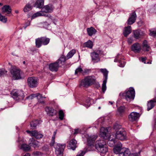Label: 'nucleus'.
I'll return each instance as SVG.
<instances>
[{
	"label": "nucleus",
	"instance_id": "24",
	"mask_svg": "<svg viewBox=\"0 0 156 156\" xmlns=\"http://www.w3.org/2000/svg\"><path fill=\"white\" fill-rule=\"evenodd\" d=\"M2 13L6 12L9 14L11 13L12 9L10 6L8 5H4L2 8Z\"/></svg>",
	"mask_w": 156,
	"mask_h": 156
},
{
	"label": "nucleus",
	"instance_id": "4",
	"mask_svg": "<svg viewBox=\"0 0 156 156\" xmlns=\"http://www.w3.org/2000/svg\"><path fill=\"white\" fill-rule=\"evenodd\" d=\"M119 96L125 97V99L127 101L130 102L131 100L134 99L135 96L134 90L133 88H130L129 90L126 91L125 93H120Z\"/></svg>",
	"mask_w": 156,
	"mask_h": 156
},
{
	"label": "nucleus",
	"instance_id": "8",
	"mask_svg": "<svg viewBox=\"0 0 156 156\" xmlns=\"http://www.w3.org/2000/svg\"><path fill=\"white\" fill-rule=\"evenodd\" d=\"M10 72L14 80H19L22 78L21 75V73L19 69L12 68L10 69Z\"/></svg>",
	"mask_w": 156,
	"mask_h": 156
},
{
	"label": "nucleus",
	"instance_id": "35",
	"mask_svg": "<svg viewBox=\"0 0 156 156\" xmlns=\"http://www.w3.org/2000/svg\"><path fill=\"white\" fill-rule=\"evenodd\" d=\"M114 62H118L119 64V66L121 67H123L124 66L125 62L122 60H120L119 58H118V57H117L114 60Z\"/></svg>",
	"mask_w": 156,
	"mask_h": 156
},
{
	"label": "nucleus",
	"instance_id": "46",
	"mask_svg": "<svg viewBox=\"0 0 156 156\" xmlns=\"http://www.w3.org/2000/svg\"><path fill=\"white\" fill-rule=\"evenodd\" d=\"M38 94V93L31 94L30 95L28 96L27 98L28 99L31 100L35 98H37Z\"/></svg>",
	"mask_w": 156,
	"mask_h": 156
},
{
	"label": "nucleus",
	"instance_id": "36",
	"mask_svg": "<svg viewBox=\"0 0 156 156\" xmlns=\"http://www.w3.org/2000/svg\"><path fill=\"white\" fill-rule=\"evenodd\" d=\"M30 148L31 147L29 144L27 145L25 144H23L21 146V149L24 151H28Z\"/></svg>",
	"mask_w": 156,
	"mask_h": 156
},
{
	"label": "nucleus",
	"instance_id": "58",
	"mask_svg": "<svg viewBox=\"0 0 156 156\" xmlns=\"http://www.w3.org/2000/svg\"><path fill=\"white\" fill-rule=\"evenodd\" d=\"M15 12L16 14H18L19 13V11L17 10H16L15 11Z\"/></svg>",
	"mask_w": 156,
	"mask_h": 156
},
{
	"label": "nucleus",
	"instance_id": "6",
	"mask_svg": "<svg viewBox=\"0 0 156 156\" xmlns=\"http://www.w3.org/2000/svg\"><path fill=\"white\" fill-rule=\"evenodd\" d=\"M50 41V39L45 37H42L37 38L35 40L36 46L38 48H40L42 45H46Z\"/></svg>",
	"mask_w": 156,
	"mask_h": 156
},
{
	"label": "nucleus",
	"instance_id": "34",
	"mask_svg": "<svg viewBox=\"0 0 156 156\" xmlns=\"http://www.w3.org/2000/svg\"><path fill=\"white\" fill-rule=\"evenodd\" d=\"M92 99L90 98H88L83 104V105L87 108L90 106L91 104V102Z\"/></svg>",
	"mask_w": 156,
	"mask_h": 156
},
{
	"label": "nucleus",
	"instance_id": "51",
	"mask_svg": "<svg viewBox=\"0 0 156 156\" xmlns=\"http://www.w3.org/2000/svg\"><path fill=\"white\" fill-rule=\"evenodd\" d=\"M33 154L34 156H39L41 154V153L39 151H36L35 152H34L33 153Z\"/></svg>",
	"mask_w": 156,
	"mask_h": 156
},
{
	"label": "nucleus",
	"instance_id": "17",
	"mask_svg": "<svg viewBox=\"0 0 156 156\" xmlns=\"http://www.w3.org/2000/svg\"><path fill=\"white\" fill-rule=\"evenodd\" d=\"M140 116L139 113L136 112H131L129 116V119L131 121H136Z\"/></svg>",
	"mask_w": 156,
	"mask_h": 156
},
{
	"label": "nucleus",
	"instance_id": "25",
	"mask_svg": "<svg viewBox=\"0 0 156 156\" xmlns=\"http://www.w3.org/2000/svg\"><path fill=\"white\" fill-rule=\"evenodd\" d=\"M31 136H34L36 139H38L41 138L43 136V135L36 130H33L32 131Z\"/></svg>",
	"mask_w": 156,
	"mask_h": 156
},
{
	"label": "nucleus",
	"instance_id": "16",
	"mask_svg": "<svg viewBox=\"0 0 156 156\" xmlns=\"http://www.w3.org/2000/svg\"><path fill=\"white\" fill-rule=\"evenodd\" d=\"M59 65L57 62L50 64L49 67L50 70L52 72H56L58 71Z\"/></svg>",
	"mask_w": 156,
	"mask_h": 156
},
{
	"label": "nucleus",
	"instance_id": "59",
	"mask_svg": "<svg viewBox=\"0 0 156 156\" xmlns=\"http://www.w3.org/2000/svg\"><path fill=\"white\" fill-rule=\"evenodd\" d=\"M109 103H110L111 105H112L113 104V102L112 101H109Z\"/></svg>",
	"mask_w": 156,
	"mask_h": 156
},
{
	"label": "nucleus",
	"instance_id": "27",
	"mask_svg": "<svg viewBox=\"0 0 156 156\" xmlns=\"http://www.w3.org/2000/svg\"><path fill=\"white\" fill-rule=\"evenodd\" d=\"M131 26H128L124 28L123 33L124 36L126 37L131 32Z\"/></svg>",
	"mask_w": 156,
	"mask_h": 156
},
{
	"label": "nucleus",
	"instance_id": "53",
	"mask_svg": "<svg viewBox=\"0 0 156 156\" xmlns=\"http://www.w3.org/2000/svg\"><path fill=\"white\" fill-rule=\"evenodd\" d=\"M106 140H108L109 141L108 142V143L109 146L110 147H112L115 144H114L113 145H112V142H111V140H110L108 138Z\"/></svg>",
	"mask_w": 156,
	"mask_h": 156
},
{
	"label": "nucleus",
	"instance_id": "40",
	"mask_svg": "<svg viewBox=\"0 0 156 156\" xmlns=\"http://www.w3.org/2000/svg\"><path fill=\"white\" fill-rule=\"evenodd\" d=\"M76 53V51L74 49H73L69 51L66 55V58L69 59L71 58Z\"/></svg>",
	"mask_w": 156,
	"mask_h": 156
},
{
	"label": "nucleus",
	"instance_id": "49",
	"mask_svg": "<svg viewBox=\"0 0 156 156\" xmlns=\"http://www.w3.org/2000/svg\"><path fill=\"white\" fill-rule=\"evenodd\" d=\"M85 153V152L83 151H80L78 153L76 156H83Z\"/></svg>",
	"mask_w": 156,
	"mask_h": 156
},
{
	"label": "nucleus",
	"instance_id": "14",
	"mask_svg": "<svg viewBox=\"0 0 156 156\" xmlns=\"http://www.w3.org/2000/svg\"><path fill=\"white\" fill-rule=\"evenodd\" d=\"M131 50L135 53H138L141 49L140 44L138 43H136L133 44L131 47Z\"/></svg>",
	"mask_w": 156,
	"mask_h": 156
},
{
	"label": "nucleus",
	"instance_id": "22",
	"mask_svg": "<svg viewBox=\"0 0 156 156\" xmlns=\"http://www.w3.org/2000/svg\"><path fill=\"white\" fill-rule=\"evenodd\" d=\"M155 103H156V97L148 102L147 110L149 111L152 109L154 107Z\"/></svg>",
	"mask_w": 156,
	"mask_h": 156
},
{
	"label": "nucleus",
	"instance_id": "64",
	"mask_svg": "<svg viewBox=\"0 0 156 156\" xmlns=\"http://www.w3.org/2000/svg\"><path fill=\"white\" fill-rule=\"evenodd\" d=\"M101 119H99L98 120V122H101Z\"/></svg>",
	"mask_w": 156,
	"mask_h": 156
},
{
	"label": "nucleus",
	"instance_id": "47",
	"mask_svg": "<svg viewBox=\"0 0 156 156\" xmlns=\"http://www.w3.org/2000/svg\"><path fill=\"white\" fill-rule=\"evenodd\" d=\"M149 35L151 36H153L154 37L156 38V31H150Z\"/></svg>",
	"mask_w": 156,
	"mask_h": 156
},
{
	"label": "nucleus",
	"instance_id": "31",
	"mask_svg": "<svg viewBox=\"0 0 156 156\" xmlns=\"http://www.w3.org/2000/svg\"><path fill=\"white\" fill-rule=\"evenodd\" d=\"M87 31L89 35L90 36L95 34L97 32L96 30L92 27L87 28Z\"/></svg>",
	"mask_w": 156,
	"mask_h": 156
},
{
	"label": "nucleus",
	"instance_id": "12",
	"mask_svg": "<svg viewBox=\"0 0 156 156\" xmlns=\"http://www.w3.org/2000/svg\"><path fill=\"white\" fill-rule=\"evenodd\" d=\"M100 136L104 139L106 140L108 138L109 139L110 136L107 128L101 127L100 129Z\"/></svg>",
	"mask_w": 156,
	"mask_h": 156
},
{
	"label": "nucleus",
	"instance_id": "48",
	"mask_svg": "<svg viewBox=\"0 0 156 156\" xmlns=\"http://www.w3.org/2000/svg\"><path fill=\"white\" fill-rule=\"evenodd\" d=\"M7 71L4 69H0V76L6 73Z\"/></svg>",
	"mask_w": 156,
	"mask_h": 156
},
{
	"label": "nucleus",
	"instance_id": "28",
	"mask_svg": "<svg viewBox=\"0 0 156 156\" xmlns=\"http://www.w3.org/2000/svg\"><path fill=\"white\" fill-rule=\"evenodd\" d=\"M29 144L30 146H32L34 148L38 147L39 142L37 141L34 140L33 138L30 139L29 140Z\"/></svg>",
	"mask_w": 156,
	"mask_h": 156
},
{
	"label": "nucleus",
	"instance_id": "62",
	"mask_svg": "<svg viewBox=\"0 0 156 156\" xmlns=\"http://www.w3.org/2000/svg\"><path fill=\"white\" fill-rule=\"evenodd\" d=\"M155 125H156V119H155Z\"/></svg>",
	"mask_w": 156,
	"mask_h": 156
},
{
	"label": "nucleus",
	"instance_id": "1",
	"mask_svg": "<svg viewBox=\"0 0 156 156\" xmlns=\"http://www.w3.org/2000/svg\"><path fill=\"white\" fill-rule=\"evenodd\" d=\"M120 127L118 124H115L113 128L116 131V133L110 135L109 138V140L112 142V145L115 144V138L121 140H125L126 138V131L123 129H120Z\"/></svg>",
	"mask_w": 156,
	"mask_h": 156
},
{
	"label": "nucleus",
	"instance_id": "55",
	"mask_svg": "<svg viewBox=\"0 0 156 156\" xmlns=\"http://www.w3.org/2000/svg\"><path fill=\"white\" fill-rule=\"evenodd\" d=\"M146 59V58H142L141 59V61L142 62H144V63H146L145 61Z\"/></svg>",
	"mask_w": 156,
	"mask_h": 156
},
{
	"label": "nucleus",
	"instance_id": "38",
	"mask_svg": "<svg viewBox=\"0 0 156 156\" xmlns=\"http://www.w3.org/2000/svg\"><path fill=\"white\" fill-rule=\"evenodd\" d=\"M37 98L38 99V102L42 104H44V102L43 100V98H45L46 97H43L41 95L38 93Z\"/></svg>",
	"mask_w": 156,
	"mask_h": 156
},
{
	"label": "nucleus",
	"instance_id": "54",
	"mask_svg": "<svg viewBox=\"0 0 156 156\" xmlns=\"http://www.w3.org/2000/svg\"><path fill=\"white\" fill-rule=\"evenodd\" d=\"M79 133V129H76L74 130V132L73 133V134L75 135L77 134L78 133Z\"/></svg>",
	"mask_w": 156,
	"mask_h": 156
},
{
	"label": "nucleus",
	"instance_id": "56",
	"mask_svg": "<svg viewBox=\"0 0 156 156\" xmlns=\"http://www.w3.org/2000/svg\"><path fill=\"white\" fill-rule=\"evenodd\" d=\"M26 132L29 133L30 134V135L31 136V134H32V131H30L29 130H27Z\"/></svg>",
	"mask_w": 156,
	"mask_h": 156
},
{
	"label": "nucleus",
	"instance_id": "44",
	"mask_svg": "<svg viewBox=\"0 0 156 156\" xmlns=\"http://www.w3.org/2000/svg\"><path fill=\"white\" fill-rule=\"evenodd\" d=\"M0 21L4 23H6L7 21V18L5 16L0 14Z\"/></svg>",
	"mask_w": 156,
	"mask_h": 156
},
{
	"label": "nucleus",
	"instance_id": "32",
	"mask_svg": "<svg viewBox=\"0 0 156 156\" xmlns=\"http://www.w3.org/2000/svg\"><path fill=\"white\" fill-rule=\"evenodd\" d=\"M133 34L134 37L136 39L140 38L142 36V32L139 30H134Z\"/></svg>",
	"mask_w": 156,
	"mask_h": 156
},
{
	"label": "nucleus",
	"instance_id": "3",
	"mask_svg": "<svg viewBox=\"0 0 156 156\" xmlns=\"http://www.w3.org/2000/svg\"><path fill=\"white\" fill-rule=\"evenodd\" d=\"M96 79L93 76H89L85 77L81 82L80 85L87 88L95 83Z\"/></svg>",
	"mask_w": 156,
	"mask_h": 156
},
{
	"label": "nucleus",
	"instance_id": "37",
	"mask_svg": "<svg viewBox=\"0 0 156 156\" xmlns=\"http://www.w3.org/2000/svg\"><path fill=\"white\" fill-rule=\"evenodd\" d=\"M84 45L85 47L91 49L92 48L93 44L92 41L89 40L87 41L84 43Z\"/></svg>",
	"mask_w": 156,
	"mask_h": 156
},
{
	"label": "nucleus",
	"instance_id": "50",
	"mask_svg": "<svg viewBox=\"0 0 156 156\" xmlns=\"http://www.w3.org/2000/svg\"><path fill=\"white\" fill-rule=\"evenodd\" d=\"M90 71V70L89 69H85L84 70H83L82 73V74L84 75L87 73H89Z\"/></svg>",
	"mask_w": 156,
	"mask_h": 156
},
{
	"label": "nucleus",
	"instance_id": "60",
	"mask_svg": "<svg viewBox=\"0 0 156 156\" xmlns=\"http://www.w3.org/2000/svg\"><path fill=\"white\" fill-rule=\"evenodd\" d=\"M3 4L2 3L0 2V7L2 6Z\"/></svg>",
	"mask_w": 156,
	"mask_h": 156
},
{
	"label": "nucleus",
	"instance_id": "7",
	"mask_svg": "<svg viewBox=\"0 0 156 156\" xmlns=\"http://www.w3.org/2000/svg\"><path fill=\"white\" fill-rule=\"evenodd\" d=\"M66 144H55L54 147L55 149V153L57 156H62Z\"/></svg>",
	"mask_w": 156,
	"mask_h": 156
},
{
	"label": "nucleus",
	"instance_id": "30",
	"mask_svg": "<svg viewBox=\"0 0 156 156\" xmlns=\"http://www.w3.org/2000/svg\"><path fill=\"white\" fill-rule=\"evenodd\" d=\"M142 47L144 51H149L150 49V47L147 41L146 40H144L143 43Z\"/></svg>",
	"mask_w": 156,
	"mask_h": 156
},
{
	"label": "nucleus",
	"instance_id": "45",
	"mask_svg": "<svg viewBox=\"0 0 156 156\" xmlns=\"http://www.w3.org/2000/svg\"><path fill=\"white\" fill-rule=\"evenodd\" d=\"M58 114L59 119L62 120L63 119L64 116V113L63 111L62 110H59Z\"/></svg>",
	"mask_w": 156,
	"mask_h": 156
},
{
	"label": "nucleus",
	"instance_id": "43",
	"mask_svg": "<svg viewBox=\"0 0 156 156\" xmlns=\"http://www.w3.org/2000/svg\"><path fill=\"white\" fill-rule=\"evenodd\" d=\"M83 71V70L81 67V66H80L75 70V75H78L80 73H81L82 74Z\"/></svg>",
	"mask_w": 156,
	"mask_h": 156
},
{
	"label": "nucleus",
	"instance_id": "11",
	"mask_svg": "<svg viewBox=\"0 0 156 156\" xmlns=\"http://www.w3.org/2000/svg\"><path fill=\"white\" fill-rule=\"evenodd\" d=\"M101 71L103 73L105 79L103 81L102 87V90L103 92L104 93L106 90V84L108 79V72L106 69H100Z\"/></svg>",
	"mask_w": 156,
	"mask_h": 156
},
{
	"label": "nucleus",
	"instance_id": "15",
	"mask_svg": "<svg viewBox=\"0 0 156 156\" xmlns=\"http://www.w3.org/2000/svg\"><path fill=\"white\" fill-rule=\"evenodd\" d=\"M136 14L134 12L131 14L129 18L127 21V24L130 25L134 23L136 20Z\"/></svg>",
	"mask_w": 156,
	"mask_h": 156
},
{
	"label": "nucleus",
	"instance_id": "41",
	"mask_svg": "<svg viewBox=\"0 0 156 156\" xmlns=\"http://www.w3.org/2000/svg\"><path fill=\"white\" fill-rule=\"evenodd\" d=\"M56 131L57 130H55L54 132V133L53 134V135L52 137V139L51 141V143H50V145L51 146H53L54 145V144L55 143V136L56 134Z\"/></svg>",
	"mask_w": 156,
	"mask_h": 156
},
{
	"label": "nucleus",
	"instance_id": "13",
	"mask_svg": "<svg viewBox=\"0 0 156 156\" xmlns=\"http://www.w3.org/2000/svg\"><path fill=\"white\" fill-rule=\"evenodd\" d=\"M122 151L120 153L119 156H138V153L130 154L129 150L128 148H122Z\"/></svg>",
	"mask_w": 156,
	"mask_h": 156
},
{
	"label": "nucleus",
	"instance_id": "26",
	"mask_svg": "<svg viewBox=\"0 0 156 156\" xmlns=\"http://www.w3.org/2000/svg\"><path fill=\"white\" fill-rule=\"evenodd\" d=\"M44 0H37L34 4V7L37 8H42L44 5Z\"/></svg>",
	"mask_w": 156,
	"mask_h": 156
},
{
	"label": "nucleus",
	"instance_id": "61",
	"mask_svg": "<svg viewBox=\"0 0 156 156\" xmlns=\"http://www.w3.org/2000/svg\"><path fill=\"white\" fill-rule=\"evenodd\" d=\"M147 64H151V62H148L147 63Z\"/></svg>",
	"mask_w": 156,
	"mask_h": 156
},
{
	"label": "nucleus",
	"instance_id": "63",
	"mask_svg": "<svg viewBox=\"0 0 156 156\" xmlns=\"http://www.w3.org/2000/svg\"><path fill=\"white\" fill-rule=\"evenodd\" d=\"M23 64H25V61H24L23 62Z\"/></svg>",
	"mask_w": 156,
	"mask_h": 156
},
{
	"label": "nucleus",
	"instance_id": "29",
	"mask_svg": "<svg viewBox=\"0 0 156 156\" xmlns=\"http://www.w3.org/2000/svg\"><path fill=\"white\" fill-rule=\"evenodd\" d=\"M48 16V15L45 14L42 11V9L41 11L38 12L34 13L32 16V18L33 19L34 18L39 16Z\"/></svg>",
	"mask_w": 156,
	"mask_h": 156
},
{
	"label": "nucleus",
	"instance_id": "21",
	"mask_svg": "<svg viewBox=\"0 0 156 156\" xmlns=\"http://www.w3.org/2000/svg\"><path fill=\"white\" fill-rule=\"evenodd\" d=\"M45 111L48 114L51 116L55 115L57 112L52 108L47 107L45 108Z\"/></svg>",
	"mask_w": 156,
	"mask_h": 156
},
{
	"label": "nucleus",
	"instance_id": "20",
	"mask_svg": "<svg viewBox=\"0 0 156 156\" xmlns=\"http://www.w3.org/2000/svg\"><path fill=\"white\" fill-rule=\"evenodd\" d=\"M122 144L120 143H118L113 149V151L114 153L116 154H119L120 155V153H121L122 151Z\"/></svg>",
	"mask_w": 156,
	"mask_h": 156
},
{
	"label": "nucleus",
	"instance_id": "5",
	"mask_svg": "<svg viewBox=\"0 0 156 156\" xmlns=\"http://www.w3.org/2000/svg\"><path fill=\"white\" fill-rule=\"evenodd\" d=\"M11 94L13 99L16 101L23 100L24 97V92L21 90L14 89L12 91Z\"/></svg>",
	"mask_w": 156,
	"mask_h": 156
},
{
	"label": "nucleus",
	"instance_id": "52",
	"mask_svg": "<svg viewBox=\"0 0 156 156\" xmlns=\"http://www.w3.org/2000/svg\"><path fill=\"white\" fill-rule=\"evenodd\" d=\"M124 110V107H120L118 108V110L120 112H122Z\"/></svg>",
	"mask_w": 156,
	"mask_h": 156
},
{
	"label": "nucleus",
	"instance_id": "33",
	"mask_svg": "<svg viewBox=\"0 0 156 156\" xmlns=\"http://www.w3.org/2000/svg\"><path fill=\"white\" fill-rule=\"evenodd\" d=\"M67 59H68L64 55H62L57 62L59 65L60 64L63 65Z\"/></svg>",
	"mask_w": 156,
	"mask_h": 156
},
{
	"label": "nucleus",
	"instance_id": "2",
	"mask_svg": "<svg viewBox=\"0 0 156 156\" xmlns=\"http://www.w3.org/2000/svg\"><path fill=\"white\" fill-rule=\"evenodd\" d=\"M95 147L97 151L101 153H105L108 150L106 142L103 140H97L95 143Z\"/></svg>",
	"mask_w": 156,
	"mask_h": 156
},
{
	"label": "nucleus",
	"instance_id": "57",
	"mask_svg": "<svg viewBox=\"0 0 156 156\" xmlns=\"http://www.w3.org/2000/svg\"><path fill=\"white\" fill-rule=\"evenodd\" d=\"M30 155L29 153H26L23 156H30Z\"/></svg>",
	"mask_w": 156,
	"mask_h": 156
},
{
	"label": "nucleus",
	"instance_id": "18",
	"mask_svg": "<svg viewBox=\"0 0 156 156\" xmlns=\"http://www.w3.org/2000/svg\"><path fill=\"white\" fill-rule=\"evenodd\" d=\"M42 11L45 14L46 13L51 12L53 10L52 6L51 5H48L44 6L41 9Z\"/></svg>",
	"mask_w": 156,
	"mask_h": 156
},
{
	"label": "nucleus",
	"instance_id": "39",
	"mask_svg": "<svg viewBox=\"0 0 156 156\" xmlns=\"http://www.w3.org/2000/svg\"><path fill=\"white\" fill-rule=\"evenodd\" d=\"M38 123V121L37 120H36L31 122L30 123V125L31 128L32 129H35Z\"/></svg>",
	"mask_w": 156,
	"mask_h": 156
},
{
	"label": "nucleus",
	"instance_id": "42",
	"mask_svg": "<svg viewBox=\"0 0 156 156\" xmlns=\"http://www.w3.org/2000/svg\"><path fill=\"white\" fill-rule=\"evenodd\" d=\"M32 9V6L29 4H27L25 6L23 11L25 12H27L31 10Z\"/></svg>",
	"mask_w": 156,
	"mask_h": 156
},
{
	"label": "nucleus",
	"instance_id": "23",
	"mask_svg": "<svg viewBox=\"0 0 156 156\" xmlns=\"http://www.w3.org/2000/svg\"><path fill=\"white\" fill-rule=\"evenodd\" d=\"M97 137V136L95 135L89 136L87 138V143L88 145L90 146L93 145Z\"/></svg>",
	"mask_w": 156,
	"mask_h": 156
},
{
	"label": "nucleus",
	"instance_id": "19",
	"mask_svg": "<svg viewBox=\"0 0 156 156\" xmlns=\"http://www.w3.org/2000/svg\"><path fill=\"white\" fill-rule=\"evenodd\" d=\"M77 142L76 140L74 139L71 140L67 146V147L69 149L74 150L76 147V145Z\"/></svg>",
	"mask_w": 156,
	"mask_h": 156
},
{
	"label": "nucleus",
	"instance_id": "10",
	"mask_svg": "<svg viewBox=\"0 0 156 156\" xmlns=\"http://www.w3.org/2000/svg\"><path fill=\"white\" fill-rule=\"evenodd\" d=\"M38 79L37 77H29L27 79L28 85L31 88L36 87L38 85Z\"/></svg>",
	"mask_w": 156,
	"mask_h": 156
},
{
	"label": "nucleus",
	"instance_id": "9",
	"mask_svg": "<svg viewBox=\"0 0 156 156\" xmlns=\"http://www.w3.org/2000/svg\"><path fill=\"white\" fill-rule=\"evenodd\" d=\"M103 51H97L90 53V55L92 61L94 62H97L100 60V56L103 55Z\"/></svg>",
	"mask_w": 156,
	"mask_h": 156
}]
</instances>
